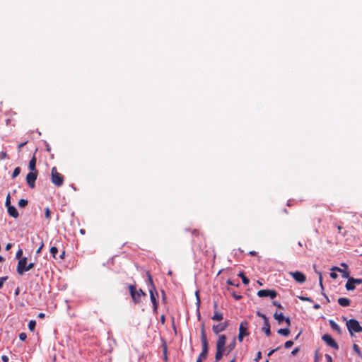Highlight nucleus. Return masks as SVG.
<instances>
[{
    "label": "nucleus",
    "instance_id": "obj_1",
    "mask_svg": "<svg viewBox=\"0 0 362 362\" xmlns=\"http://www.w3.org/2000/svg\"><path fill=\"white\" fill-rule=\"evenodd\" d=\"M34 266L35 263L33 262L27 264V257H24L18 261L16 271L19 275H23L25 272L32 269Z\"/></svg>",
    "mask_w": 362,
    "mask_h": 362
},
{
    "label": "nucleus",
    "instance_id": "obj_2",
    "mask_svg": "<svg viewBox=\"0 0 362 362\" xmlns=\"http://www.w3.org/2000/svg\"><path fill=\"white\" fill-rule=\"evenodd\" d=\"M148 286L149 293H150L151 301L152 302L153 306V310L156 311L158 303H157L156 298L154 295V292L156 293V288H155V286L153 282L152 277L149 273H148Z\"/></svg>",
    "mask_w": 362,
    "mask_h": 362
},
{
    "label": "nucleus",
    "instance_id": "obj_3",
    "mask_svg": "<svg viewBox=\"0 0 362 362\" xmlns=\"http://www.w3.org/2000/svg\"><path fill=\"white\" fill-rule=\"evenodd\" d=\"M201 341H202V350L200 353L199 358L205 359L207 357L209 347H208V341L206 335L205 333L204 328L202 327L201 330Z\"/></svg>",
    "mask_w": 362,
    "mask_h": 362
},
{
    "label": "nucleus",
    "instance_id": "obj_4",
    "mask_svg": "<svg viewBox=\"0 0 362 362\" xmlns=\"http://www.w3.org/2000/svg\"><path fill=\"white\" fill-rule=\"evenodd\" d=\"M52 182L57 187H61L64 180V176L57 172V168L53 167L51 170Z\"/></svg>",
    "mask_w": 362,
    "mask_h": 362
},
{
    "label": "nucleus",
    "instance_id": "obj_5",
    "mask_svg": "<svg viewBox=\"0 0 362 362\" xmlns=\"http://www.w3.org/2000/svg\"><path fill=\"white\" fill-rule=\"evenodd\" d=\"M131 296L135 303H137L140 301L141 297L146 296V293L142 291V289L136 290V286L134 285H129V286Z\"/></svg>",
    "mask_w": 362,
    "mask_h": 362
},
{
    "label": "nucleus",
    "instance_id": "obj_6",
    "mask_svg": "<svg viewBox=\"0 0 362 362\" xmlns=\"http://www.w3.org/2000/svg\"><path fill=\"white\" fill-rule=\"evenodd\" d=\"M346 326L349 332L352 335L353 332H359L362 331V327H361L358 320L355 319H350L346 322Z\"/></svg>",
    "mask_w": 362,
    "mask_h": 362
},
{
    "label": "nucleus",
    "instance_id": "obj_7",
    "mask_svg": "<svg viewBox=\"0 0 362 362\" xmlns=\"http://www.w3.org/2000/svg\"><path fill=\"white\" fill-rule=\"evenodd\" d=\"M37 175H38L37 171H30L26 175L27 184L31 189L34 188L35 186V181L37 180Z\"/></svg>",
    "mask_w": 362,
    "mask_h": 362
},
{
    "label": "nucleus",
    "instance_id": "obj_8",
    "mask_svg": "<svg viewBox=\"0 0 362 362\" xmlns=\"http://www.w3.org/2000/svg\"><path fill=\"white\" fill-rule=\"evenodd\" d=\"M322 339L327 344V346L333 348L335 350L339 349V346L336 341L328 334H325L322 337Z\"/></svg>",
    "mask_w": 362,
    "mask_h": 362
},
{
    "label": "nucleus",
    "instance_id": "obj_9",
    "mask_svg": "<svg viewBox=\"0 0 362 362\" xmlns=\"http://www.w3.org/2000/svg\"><path fill=\"white\" fill-rule=\"evenodd\" d=\"M289 274L294 279V280L296 282H298L299 284H303L306 280L305 275L303 273H302L301 272H298V271L291 272H289Z\"/></svg>",
    "mask_w": 362,
    "mask_h": 362
},
{
    "label": "nucleus",
    "instance_id": "obj_10",
    "mask_svg": "<svg viewBox=\"0 0 362 362\" xmlns=\"http://www.w3.org/2000/svg\"><path fill=\"white\" fill-rule=\"evenodd\" d=\"M277 293L274 290L262 289L257 292V296L260 298L270 297L272 299L276 297Z\"/></svg>",
    "mask_w": 362,
    "mask_h": 362
},
{
    "label": "nucleus",
    "instance_id": "obj_11",
    "mask_svg": "<svg viewBox=\"0 0 362 362\" xmlns=\"http://www.w3.org/2000/svg\"><path fill=\"white\" fill-rule=\"evenodd\" d=\"M228 325L227 322H221L218 325H213L212 330L215 334H218L223 331H224Z\"/></svg>",
    "mask_w": 362,
    "mask_h": 362
},
{
    "label": "nucleus",
    "instance_id": "obj_12",
    "mask_svg": "<svg viewBox=\"0 0 362 362\" xmlns=\"http://www.w3.org/2000/svg\"><path fill=\"white\" fill-rule=\"evenodd\" d=\"M248 326H249L248 322H247L245 320L243 321L240 323V327H239V333L246 335V336H248L249 335V332L247 331Z\"/></svg>",
    "mask_w": 362,
    "mask_h": 362
},
{
    "label": "nucleus",
    "instance_id": "obj_13",
    "mask_svg": "<svg viewBox=\"0 0 362 362\" xmlns=\"http://www.w3.org/2000/svg\"><path fill=\"white\" fill-rule=\"evenodd\" d=\"M226 337L224 334H221L218 337L216 342V349H225Z\"/></svg>",
    "mask_w": 362,
    "mask_h": 362
},
{
    "label": "nucleus",
    "instance_id": "obj_14",
    "mask_svg": "<svg viewBox=\"0 0 362 362\" xmlns=\"http://www.w3.org/2000/svg\"><path fill=\"white\" fill-rule=\"evenodd\" d=\"M263 320H264V326L262 327L263 332L266 334L267 336H269L271 334L270 331V325L268 320V318L266 315H263Z\"/></svg>",
    "mask_w": 362,
    "mask_h": 362
},
{
    "label": "nucleus",
    "instance_id": "obj_15",
    "mask_svg": "<svg viewBox=\"0 0 362 362\" xmlns=\"http://www.w3.org/2000/svg\"><path fill=\"white\" fill-rule=\"evenodd\" d=\"M7 211L9 216H11L13 218H16L19 216L18 212L14 206H8L7 208Z\"/></svg>",
    "mask_w": 362,
    "mask_h": 362
},
{
    "label": "nucleus",
    "instance_id": "obj_16",
    "mask_svg": "<svg viewBox=\"0 0 362 362\" xmlns=\"http://www.w3.org/2000/svg\"><path fill=\"white\" fill-rule=\"evenodd\" d=\"M332 271H337L342 274V278L348 279L349 277V272H346L345 269H342L337 267H333L331 269Z\"/></svg>",
    "mask_w": 362,
    "mask_h": 362
},
{
    "label": "nucleus",
    "instance_id": "obj_17",
    "mask_svg": "<svg viewBox=\"0 0 362 362\" xmlns=\"http://www.w3.org/2000/svg\"><path fill=\"white\" fill-rule=\"evenodd\" d=\"M338 303L342 307H347L350 305L351 300L346 298H339L338 299Z\"/></svg>",
    "mask_w": 362,
    "mask_h": 362
},
{
    "label": "nucleus",
    "instance_id": "obj_18",
    "mask_svg": "<svg viewBox=\"0 0 362 362\" xmlns=\"http://www.w3.org/2000/svg\"><path fill=\"white\" fill-rule=\"evenodd\" d=\"M223 315L222 313H221L218 310H214V315L211 317L212 320L221 321L223 320Z\"/></svg>",
    "mask_w": 362,
    "mask_h": 362
},
{
    "label": "nucleus",
    "instance_id": "obj_19",
    "mask_svg": "<svg viewBox=\"0 0 362 362\" xmlns=\"http://www.w3.org/2000/svg\"><path fill=\"white\" fill-rule=\"evenodd\" d=\"M352 281H353V278L352 277L351 278H349V277L348 278V281H347V282L346 284V286H345L346 290H348V291H353V290L355 289V284Z\"/></svg>",
    "mask_w": 362,
    "mask_h": 362
},
{
    "label": "nucleus",
    "instance_id": "obj_20",
    "mask_svg": "<svg viewBox=\"0 0 362 362\" xmlns=\"http://www.w3.org/2000/svg\"><path fill=\"white\" fill-rule=\"evenodd\" d=\"M28 168L30 171H37L36 170V158L35 156L29 161Z\"/></svg>",
    "mask_w": 362,
    "mask_h": 362
},
{
    "label": "nucleus",
    "instance_id": "obj_21",
    "mask_svg": "<svg viewBox=\"0 0 362 362\" xmlns=\"http://www.w3.org/2000/svg\"><path fill=\"white\" fill-rule=\"evenodd\" d=\"M329 323L332 329L337 332L339 334H340L341 332V329L340 327L334 320H330L329 321Z\"/></svg>",
    "mask_w": 362,
    "mask_h": 362
},
{
    "label": "nucleus",
    "instance_id": "obj_22",
    "mask_svg": "<svg viewBox=\"0 0 362 362\" xmlns=\"http://www.w3.org/2000/svg\"><path fill=\"white\" fill-rule=\"evenodd\" d=\"M223 351H224V349H216V356H215L216 361H220L222 358L223 355Z\"/></svg>",
    "mask_w": 362,
    "mask_h": 362
},
{
    "label": "nucleus",
    "instance_id": "obj_23",
    "mask_svg": "<svg viewBox=\"0 0 362 362\" xmlns=\"http://www.w3.org/2000/svg\"><path fill=\"white\" fill-rule=\"evenodd\" d=\"M274 317L278 320V322L279 323H281L284 320V316L283 315V313H278L277 312H276L274 315Z\"/></svg>",
    "mask_w": 362,
    "mask_h": 362
},
{
    "label": "nucleus",
    "instance_id": "obj_24",
    "mask_svg": "<svg viewBox=\"0 0 362 362\" xmlns=\"http://www.w3.org/2000/svg\"><path fill=\"white\" fill-rule=\"evenodd\" d=\"M278 334L283 336H288L290 334V330L288 328L279 329L277 331Z\"/></svg>",
    "mask_w": 362,
    "mask_h": 362
},
{
    "label": "nucleus",
    "instance_id": "obj_25",
    "mask_svg": "<svg viewBox=\"0 0 362 362\" xmlns=\"http://www.w3.org/2000/svg\"><path fill=\"white\" fill-rule=\"evenodd\" d=\"M238 276L241 277L243 283L245 285H247L249 284V282H250L249 279L244 275V274L243 272H240L238 274Z\"/></svg>",
    "mask_w": 362,
    "mask_h": 362
},
{
    "label": "nucleus",
    "instance_id": "obj_26",
    "mask_svg": "<svg viewBox=\"0 0 362 362\" xmlns=\"http://www.w3.org/2000/svg\"><path fill=\"white\" fill-rule=\"evenodd\" d=\"M28 202L27 199H21L18 201V206L21 208H24L28 205Z\"/></svg>",
    "mask_w": 362,
    "mask_h": 362
},
{
    "label": "nucleus",
    "instance_id": "obj_27",
    "mask_svg": "<svg viewBox=\"0 0 362 362\" xmlns=\"http://www.w3.org/2000/svg\"><path fill=\"white\" fill-rule=\"evenodd\" d=\"M35 326H36V322L35 320H30L28 323V329L31 331V332H33L35 330Z\"/></svg>",
    "mask_w": 362,
    "mask_h": 362
},
{
    "label": "nucleus",
    "instance_id": "obj_28",
    "mask_svg": "<svg viewBox=\"0 0 362 362\" xmlns=\"http://www.w3.org/2000/svg\"><path fill=\"white\" fill-rule=\"evenodd\" d=\"M21 173V168L19 167H16L14 170H13V172L12 173V178L14 179L15 177H16Z\"/></svg>",
    "mask_w": 362,
    "mask_h": 362
},
{
    "label": "nucleus",
    "instance_id": "obj_29",
    "mask_svg": "<svg viewBox=\"0 0 362 362\" xmlns=\"http://www.w3.org/2000/svg\"><path fill=\"white\" fill-rule=\"evenodd\" d=\"M57 252H58V249L56 247L53 246L50 248V253L54 259H57L56 255L57 254Z\"/></svg>",
    "mask_w": 362,
    "mask_h": 362
},
{
    "label": "nucleus",
    "instance_id": "obj_30",
    "mask_svg": "<svg viewBox=\"0 0 362 362\" xmlns=\"http://www.w3.org/2000/svg\"><path fill=\"white\" fill-rule=\"evenodd\" d=\"M353 349H354V351L359 356H362V354H361V351L358 347V346L356 344H354L353 346Z\"/></svg>",
    "mask_w": 362,
    "mask_h": 362
},
{
    "label": "nucleus",
    "instance_id": "obj_31",
    "mask_svg": "<svg viewBox=\"0 0 362 362\" xmlns=\"http://www.w3.org/2000/svg\"><path fill=\"white\" fill-rule=\"evenodd\" d=\"M22 255H23V250L19 249L16 254V258L20 260L21 259L23 258Z\"/></svg>",
    "mask_w": 362,
    "mask_h": 362
},
{
    "label": "nucleus",
    "instance_id": "obj_32",
    "mask_svg": "<svg viewBox=\"0 0 362 362\" xmlns=\"http://www.w3.org/2000/svg\"><path fill=\"white\" fill-rule=\"evenodd\" d=\"M5 205L8 208V206H11L12 205L11 204V197H10V194H8L7 197H6V202H5Z\"/></svg>",
    "mask_w": 362,
    "mask_h": 362
},
{
    "label": "nucleus",
    "instance_id": "obj_33",
    "mask_svg": "<svg viewBox=\"0 0 362 362\" xmlns=\"http://www.w3.org/2000/svg\"><path fill=\"white\" fill-rule=\"evenodd\" d=\"M298 298L301 300L302 301H308V302H313V300L309 297L305 296H298Z\"/></svg>",
    "mask_w": 362,
    "mask_h": 362
},
{
    "label": "nucleus",
    "instance_id": "obj_34",
    "mask_svg": "<svg viewBox=\"0 0 362 362\" xmlns=\"http://www.w3.org/2000/svg\"><path fill=\"white\" fill-rule=\"evenodd\" d=\"M293 341L289 340V341H287L285 342L284 346L286 349H288V348L291 347L293 346Z\"/></svg>",
    "mask_w": 362,
    "mask_h": 362
},
{
    "label": "nucleus",
    "instance_id": "obj_35",
    "mask_svg": "<svg viewBox=\"0 0 362 362\" xmlns=\"http://www.w3.org/2000/svg\"><path fill=\"white\" fill-rule=\"evenodd\" d=\"M45 216L47 219H50V211L49 208L45 209Z\"/></svg>",
    "mask_w": 362,
    "mask_h": 362
},
{
    "label": "nucleus",
    "instance_id": "obj_36",
    "mask_svg": "<svg viewBox=\"0 0 362 362\" xmlns=\"http://www.w3.org/2000/svg\"><path fill=\"white\" fill-rule=\"evenodd\" d=\"M8 279V276H3L0 278V288L3 287L4 283Z\"/></svg>",
    "mask_w": 362,
    "mask_h": 362
},
{
    "label": "nucleus",
    "instance_id": "obj_37",
    "mask_svg": "<svg viewBox=\"0 0 362 362\" xmlns=\"http://www.w3.org/2000/svg\"><path fill=\"white\" fill-rule=\"evenodd\" d=\"M231 295L235 300H240L242 298V296L237 294L235 292H230Z\"/></svg>",
    "mask_w": 362,
    "mask_h": 362
},
{
    "label": "nucleus",
    "instance_id": "obj_38",
    "mask_svg": "<svg viewBox=\"0 0 362 362\" xmlns=\"http://www.w3.org/2000/svg\"><path fill=\"white\" fill-rule=\"evenodd\" d=\"M227 284L229 285H233V286H239V283H235L234 281H233L231 279L227 280Z\"/></svg>",
    "mask_w": 362,
    "mask_h": 362
},
{
    "label": "nucleus",
    "instance_id": "obj_39",
    "mask_svg": "<svg viewBox=\"0 0 362 362\" xmlns=\"http://www.w3.org/2000/svg\"><path fill=\"white\" fill-rule=\"evenodd\" d=\"M27 338V335L24 332H22L19 334V339L21 340V341H25Z\"/></svg>",
    "mask_w": 362,
    "mask_h": 362
},
{
    "label": "nucleus",
    "instance_id": "obj_40",
    "mask_svg": "<svg viewBox=\"0 0 362 362\" xmlns=\"http://www.w3.org/2000/svg\"><path fill=\"white\" fill-rule=\"evenodd\" d=\"M7 158V153L5 151L0 152V159L4 160Z\"/></svg>",
    "mask_w": 362,
    "mask_h": 362
},
{
    "label": "nucleus",
    "instance_id": "obj_41",
    "mask_svg": "<svg viewBox=\"0 0 362 362\" xmlns=\"http://www.w3.org/2000/svg\"><path fill=\"white\" fill-rule=\"evenodd\" d=\"M262 358V352L261 351H258L257 354V356L255 358V361L256 362H258Z\"/></svg>",
    "mask_w": 362,
    "mask_h": 362
},
{
    "label": "nucleus",
    "instance_id": "obj_42",
    "mask_svg": "<svg viewBox=\"0 0 362 362\" xmlns=\"http://www.w3.org/2000/svg\"><path fill=\"white\" fill-rule=\"evenodd\" d=\"M355 284H362V279H354L353 278V281Z\"/></svg>",
    "mask_w": 362,
    "mask_h": 362
},
{
    "label": "nucleus",
    "instance_id": "obj_43",
    "mask_svg": "<svg viewBox=\"0 0 362 362\" xmlns=\"http://www.w3.org/2000/svg\"><path fill=\"white\" fill-rule=\"evenodd\" d=\"M44 247V243L42 242L40 247H38V249L36 251V254L37 255H39L42 249V247Z\"/></svg>",
    "mask_w": 362,
    "mask_h": 362
},
{
    "label": "nucleus",
    "instance_id": "obj_44",
    "mask_svg": "<svg viewBox=\"0 0 362 362\" xmlns=\"http://www.w3.org/2000/svg\"><path fill=\"white\" fill-rule=\"evenodd\" d=\"M279 349V347H277L276 349H274L271 350V351L268 353V354H267L268 357L271 356H272V355L275 351H276Z\"/></svg>",
    "mask_w": 362,
    "mask_h": 362
},
{
    "label": "nucleus",
    "instance_id": "obj_45",
    "mask_svg": "<svg viewBox=\"0 0 362 362\" xmlns=\"http://www.w3.org/2000/svg\"><path fill=\"white\" fill-rule=\"evenodd\" d=\"M325 358L327 360V362H332V358L330 355L325 354Z\"/></svg>",
    "mask_w": 362,
    "mask_h": 362
},
{
    "label": "nucleus",
    "instance_id": "obj_46",
    "mask_svg": "<svg viewBox=\"0 0 362 362\" xmlns=\"http://www.w3.org/2000/svg\"><path fill=\"white\" fill-rule=\"evenodd\" d=\"M1 360L3 362H8V357L6 355H3L1 356Z\"/></svg>",
    "mask_w": 362,
    "mask_h": 362
},
{
    "label": "nucleus",
    "instance_id": "obj_47",
    "mask_svg": "<svg viewBox=\"0 0 362 362\" xmlns=\"http://www.w3.org/2000/svg\"><path fill=\"white\" fill-rule=\"evenodd\" d=\"M299 351V348L296 347L291 351V355L294 356Z\"/></svg>",
    "mask_w": 362,
    "mask_h": 362
},
{
    "label": "nucleus",
    "instance_id": "obj_48",
    "mask_svg": "<svg viewBox=\"0 0 362 362\" xmlns=\"http://www.w3.org/2000/svg\"><path fill=\"white\" fill-rule=\"evenodd\" d=\"M329 275L332 279H337L338 276L335 272H331Z\"/></svg>",
    "mask_w": 362,
    "mask_h": 362
},
{
    "label": "nucleus",
    "instance_id": "obj_49",
    "mask_svg": "<svg viewBox=\"0 0 362 362\" xmlns=\"http://www.w3.org/2000/svg\"><path fill=\"white\" fill-rule=\"evenodd\" d=\"M273 305L281 308V305L280 304L279 302L278 301H273Z\"/></svg>",
    "mask_w": 362,
    "mask_h": 362
},
{
    "label": "nucleus",
    "instance_id": "obj_50",
    "mask_svg": "<svg viewBox=\"0 0 362 362\" xmlns=\"http://www.w3.org/2000/svg\"><path fill=\"white\" fill-rule=\"evenodd\" d=\"M246 335H244V334H242L240 333H239L238 334V340L240 341H242L243 340V337H245Z\"/></svg>",
    "mask_w": 362,
    "mask_h": 362
},
{
    "label": "nucleus",
    "instance_id": "obj_51",
    "mask_svg": "<svg viewBox=\"0 0 362 362\" xmlns=\"http://www.w3.org/2000/svg\"><path fill=\"white\" fill-rule=\"evenodd\" d=\"M246 335H244V334H242L240 333H239L238 334V340L240 341H242L243 340V337H245Z\"/></svg>",
    "mask_w": 362,
    "mask_h": 362
},
{
    "label": "nucleus",
    "instance_id": "obj_52",
    "mask_svg": "<svg viewBox=\"0 0 362 362\" xmlns=\"http://www.w3.org/2000/svg\"><path fill=\"white\" fill-rule=\"evenodd\" d=\"M284 320H285L286 323L288 326H289V325H291V320H290L289 317H284Z\"/></svg>",
    "mask_w": 362,
    "mask_h": 362
},
{
    "label": "nucleus",
    "instance_id": "obj_53",
    "mask_svg": "<svg viewBox=\"0 0 362 362\" xmlns=\"http://www.w3.org/2000/svg\"><path fill=\"white\" fill-rule=\"evenodd\" d=\"M235 346V342L228 346V352L230 351Z\"/></svg>",
    "mask_w": 362,
    "mask_h": 362
},
{
    "label": "nucleus",
    "instance_id": "obj_54",
    "mask_svg": "<svg viewBox=\"0 0 362 362\" xmlns=\"http://www.w3.org/2000/svg\"><path fill=\"white\" fill-rule=\"evenodd\" d=\"M27 144V141L23 142L18 145V150H20L21 148H23L25 144Z\"/></svg>",
    "mask_w": 362,
    "mask_h": 362
},
{
    "label": "nucleus",
    "instance_id": "obj_55",
    "mask_svg": "<svg viewBox=\"0 0 362 362\" xmlns=\"http://www.w3.org/2000/svg\"><path fill=\"white\" fill-rule=\"evenodd\" d=\"M316 272L319 275V281H320V282H322V273L320 272Z\"/></svg>",
    "mask_w": 362,
    "mask_h": 362
},
{
    "label": "nucleus",
    "instance_id": "obj_56",
    "mask_svg": "<svg viewBox=\"0 0 362 362\" xmlns=\"http://www.w3.org/2000/svg\"><path fill=\"white\" fill-rule=\"evenodd\" d=\"M12 247V244L11 243H8L6 246V250H9Z\"/></svg>",
    "mask_w": 362,
    "mask_h": 362
},
{
    "label": "nucleus",
    "instance_id": "obj_57",
    "mask_svg": "<svg viewBox=\"0 0 362 362\" xmlns=\"http://www.w3.org/2000/svg\"><path fill=\"white\" fill-rule=\"evenodd\" d=\"M45 317V314L43 313H40L38 314V317L39 318H44Z\"/></svg>",
    "mask_w": 362,
    "mask_h": 362
},
{
    "label": "nucleus",
    "instance_id": "obj_58",
    "mask_svg": "<svg viewBox=\"0 0 362 362\" xmlns=\"http://www.w3.org/2000/svg\"><path fill=\"white\" fill-rule=\"evenodd\" d=\"M320 308V305L319 304H315V305H313V308H314L315 310H317V309H319Z\"/></svg>",
    "mask_w": 362,
    "mask_h": 362
},
{
    "label": "nucleus",
    "instance_id": "obj_59",
    "mask_svg": "<svg viewBox=\"0 0 362 362\" xmlns=\"http://www.w3.org/2000/svg\"><path fill=\"white\" fill-rule=\"evenodd\" d=\"M217 308H218V303H217V302H214V310H217Z\"/></svg>",
    "mask_w": 362,
    "mask_h": 362
},
{
    "label": "nucleus",
    "instance_id": "obj_60",
    "mask_svg": "<svg viewBox=\"0 0 362 362\" xmlns=\"http://www.w3.org/2000/svg\"><path fill=\"white\" fill-rule=\"evenodd\" d=\"M19 292H20V291H19V288H17L16 289V291H15V295H16V296H18V295L19 294Z\"/></svg>",
    "mask_w": 362,
    "mask_h": 362
},
{
    "label": "nucleus",
    "instance_id": "obj_61",
    "mask_svg": "<svg viewBox=\"0 0 362 362\" xmlns=\"http://www.w3.org/2000/svg\"><path fill=\"white\" fill-rule=\"evenodd\" d=\"M64 255H65V252H64V251H63L62 253L60 255L59 258L60 259H64Z\"/></svg>",
    "mask_w": 362,
    "mask_h": 362
},
{
    "label": "nucleus",
    "instance_id": "obj_62",
    "mask_svg": "<svg viewBox=\"0 0 362 362\" xmlns=\"http://www.w3.org/2000/svg\"><path fill=\"white\" fill-rule=\"evenodd\" d=\"M341 266L344 267V268H347L348 267V265L346 263H341Z\"/></svg>",
    "mask_w": 362,
    "mask_h": 362
},
{
    "label": "nucleus",
    "instance_id": "obj_63",
    "mask_svg": "<svg viewBox=\"0 0 362 362\" xmlns=\"http://www.w3.org/2000/svg\"><path fill=\"white\" fill-rule=\"evenodd\" d=\"M250 254L251 255H255L257 254V252L255 251H251V252H250Z\"/></svg>",
    "mask_w": 362,
    "mask_h": 362
},
{
    "label": "nucleus",
    "instance_id": "obj_64",
    "mask_svg": "<svg viewBox=\"0 0 362 362\" xmlns=\"http://www.w3.org/2000/svg\"><path fill=\"white\" fill-rule=\"evenodd\" d=\"M202 360H203L202 358H200L198 357L196 362H202Z\"/></svg>",
    "mask_w": 362,
    "mask_h": 362
}]
</instances>
